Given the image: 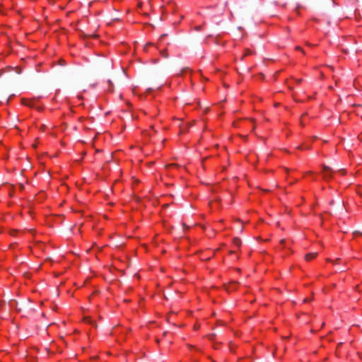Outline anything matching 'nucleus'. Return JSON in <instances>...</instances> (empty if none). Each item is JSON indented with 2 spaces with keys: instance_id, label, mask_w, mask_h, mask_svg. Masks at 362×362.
Returning <instances> with one entry per match:
<instances>
[{
  "instance_id": "4",
  "label": "nucleus",
  "mask_w": 362,
  "mask_h": 362,
  "mask_svg": "<svg viewBox=\"0 0 362 362\" xmlns=\"http://www.w3.org/2000/svg\"><path fill=\"white\" fill-rule=\"evenodd\" d=\"M85 320L88 322V323H90V324H93V321L89 318V317H87V318H85Z\"/></svg>"
},
{
  "instance_id": "3",
  "label": "nucleus",
  "mask_w": 362,
  "mask_h": 362,
  "mask_svg": "<svg viewBox=\"0 0 362 362\" xmlns=\"http://www.w3.org/2000/svg\"><path fill=\"white\" fill-rule=\"evenodd\" d=\"M233 244L236 246V247H239L240 245V239L238 238H234L233 240Z\"/></svg>"
},
{
  "instance_id": "6",
  "label": "nucleus",
  "mask_w": 362,
  "mask_h": 362,
  "mask_svg": "<svg viewBox=\"0 0 362 362\" xmlns=\"http://www.w3.org/2000/svg\"><path fill=\"white\" fill-rule=\"evenodd\" d=\"M250 54V52L248 51V52H246V54H246V55H248V54Z\"/></svg>"
},
{
  "instance_id": "2",
  "label": "nucleus",
  "mask_w": 362,
  "mask_h": 362,
  "mask_svg": "<svg viewBox=\"0 0 362 362\" xmlns=\"http://www.w3.org/2000/svg\"><path fill=\"white\" fill-rule=\"evenodd\" d=\"M316 255H317V253H310V254H308L305 256V259L307 261H309V260H310L312 259H314L316 257Z\"/></svg>"
},
{
  "instance_id": "5",
  "label": "nucleus",
  "mask_w": 362,
  "mask_h": 362,
  "mask_svg": "<svg viewBox=\"0 0 362 362\" xmlns=\"http://www.w3.org/2000/svg\"><path fill=\"white\" fill-rule=\"evenodd\" d=\"M160 53H161V55L163 57H168V55L165 54V51H161Z\"/></svg>"
},
{
  "instance_id": "1",
  "label": "nucleus",
  "mask_w": 362,
  "mask_h": 362,
  "mask_svg": "<svg viewBox=\"0 0 362 362\" xmlns=\"http://www.w3.org/2000/svg\"><path fill=\"white\" fill-rule=\"evenodd\" d=\"M323 177L325 180H329L332 177V170L329 168L324 166L322 168Z\"/></svg>"
}]
</instances>
